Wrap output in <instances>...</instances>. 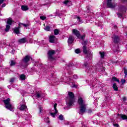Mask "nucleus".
<instances>
[{"mask_svg": "<svg viewBox=\"0 0 127 127\" xmlns=\"http://www.w3.org/2000/svg\"><path fill=\"white\" fill-rule=\"evenodd\" d=\"M75 53H76L77 54H79V53H80L81 52V51H80V49H76L75 50Z\"/></svg>", "mask_w": 127, "mask_h": 127, "instance_id": "2f4dec72", "label": "nucleus"}, {"mask_svg": "<svg viewBox=\"0 0 127 127\" xmlns=\"http://www.w3.org/2000/svg\"><path fill=\"white\" fill-rule=\"evenodd\" d=\"M122 100H123V102H126V101H127V98L126 97H123L122 98Z\"/></svg>", "mask_w": 127, "mask_h": 127, "instance_id": "de8ad7c7", "label": "nucleus"}, {"mask_svg": "<svg viewBox=\"0 0 127 127\" xmlns=\"http://www.w3.org/2000/svg\"><path fill=\"white\" fill-rule=\"evenodd\" d=\"M71 84H70V86L71 88H78V85H76V83L75 82H71Z\"/></svg>", "mask_w": 127, "mask_h": 127, "instance_id": "412c9836", "label": "nucleus"}, {"mask_svg": "<svg viewBox=\"0 0 127 127\" xmlns=\"http://www.w3.org/2000/svg\"><path fill=\"white\" fill-rule=\"evenodd\" d=\"M57 103H55L54 106V108L55 111V113H51L50 115L53 117V118H55V116H56V114L58 113V111H57Z\"/></svg>", "mask_w": 127, "mask_h": 127, "instance_id": "9b49d317", "label": "nucleus"}, {"mask_svg": "<svg viewBox=\"0 0 127 127\" xmlns=\"http://www.w3.org/2000/svg\"><path fill=\"white\" fill-rule=\"evenodd\" d=\"M39 113H40H40H41V112H42V109H43V108H42V107H39Z\"/></svg>", "mask_w": 127, "mask_h": 127, "instance_id": "a19ab883", "label": "nucleus"}, {"mask_svg": "<svg viewBox=\"0 0 127 127\" xmlns=\"http://www.w3.org/2000/svg\"><path fill=\"white\" fill-rule=\"evenodd\" d=\"M59 120H60L61 121H63V115H61L59 116Z\"/></svg>", "mask_w": 127, "mask_h": 127, "instance_id": "f704fd0d", "label": "nucleus"}, {"mask_svg": "<svg viewBox=\"0 0 127 127\" xmlns=\"http://www.w3.org/2000/svg\"><path fill=\"white\" fill-rule=\"evenodd\" d=\"M69 98L66 100V104L67 107L69 108V107H71L73 106V104L75 103V95L74 93L72 92H68Z\"/></svg>", "mask_w": 127, "mask_h": 127, "instance_id": "f03ea898", "label": "nucleus"}, {"mask_svg": "<svg viewBox=\"0 0 127 127\" xmlns=\"http://www.w3.org/2000/svg\"><path fill=\"white\" fill-rule=\"evenodd\" d=\"M114 27H115V28L117 27V26H114Z\"/></svg>", "mask_w": 127, "mask_h": 127, "instance_id": "13d9d810", "label": "nucleus"}, {"mask_svg": "<svg viewBox=\"0 0 127 127\" xmlns=\"http://www.w3.org/2000/svg\"><path fill=\"white\" fill-rule=\"evenodd\" d=\"M35 95H36V97L38 98H40L41 94H40V93L38 92H37Z\"/></svg>", "mask_w": 127, "mask_h": 127, "instance_id": "7c9ffc66", "label": "nucleus"}, {"mask_svg": "<svg viewBox=\"0 0 127 127\" xmlns=\"http://www.w3.org/2000/svg\"><path fill=\"white\" fill-rule=\"evenodd\" d=\"M97 69L99 70V71H102V72H104L105 70V67H103L102 66H99V67H97Z\"/></svg>", "mask_w": 127, "mask_h": 127, "instance_id": "aec40b11", "label": "nucleus"}, {"mask_svg": "<svg viewBox=\"0 0 127 127\" xmlns=\"http://www.w3.org/2000/svg\"><path fill=\"white\" fill-rule=\"evenodd\" d=\"M112 38L115 43H118L120 41V37L118 35H113Z\"/></svg>", "mask_w": 127, "mask_h": 127, "instance_id": "f8f14e48", "label": "nucleus"}, {"mask_svg": "<svg viewBox=\"0 0 127 127\" xmlns=\"http://www.w3.org/2000/svg\"><path fill=\"white\" fill-rule=\"evenodd\" d=\"M15 80V78H12L10 79V83H13V82H14V80Z\"/></svg>", "mask_w": 127, "mask_h": 127, "instance_id": "e433bc0d", "label": "nucleus"}, {"mask_svg": "<svg viewBox=\"0 0 127 127\" xmlns=\"http://www.w3.org/2000/svg\"><path fill=\"white\" fill-rule=\"evenodd\" d=\"M9 63L10 66H11V67L12 66H14V65H15V64H16V62H15V61H14L12 60H11Z\"/></svg>", "mask_w": 127, "mask_h": 127, "instance_id": "f3484780", "label": "nucleus"}, {"mask_svg": "<svg viewBox=\"0 0 127 127\" xmlns=\"http://www.w3.org/2000/svg\"><path fill=\"white\" fill-rule=\"evenodd\" d=\"M44 29L46 30V31H50L51 28L50 26H46L44 28Z\"/></svg>", "mask_w": 127, "mask_h": 127, "instance_id": "b1692460", "label": "nucleus"}, {"mask_svg": "<svg viewBox=\"0 0 127 127\" xmlns=\"http://www.w3.org/2000/svg\"><path fill=\"white\" fill-rule=\"evenodd\" d=\"M73 42H74V37L70 35L68 39V41H67L68 44H72Z\"/></svg>", "mask_w": 127, "mask_h": 127, "instance_id": "4468645a", "label": "nucleus"}, {"mask_svg": "<svg viewBox=\"0 0 127 127\" xmlns=\"http://www.w3.org/2000/svg\"><path fill=\"white\" fill-rule=\"evenodd\" d=\"M98 26H102V24H98Z\"/></svg>", "mask_w": 127, "mask_h": 127, "instance_id": "6e6d98bb", "label": "nucleus"}, {"mask_svg": "<svg viewBox=\"0 0 127 127\" xmlns=\"http://www.w3.org/2000/svg\"><path fill=\"white\" fill-rule=\"evenodd\" d=\"M20 79L22 80V81H24V80H25V75L21 74L20 75Z\"/></svg>", "mask_w": 127, "mask_h": 127, "instance_id": "5701e85b", "label": "nucleus"}, {"mask_svg": "<svg viewBox=\"0 0 127 127\" xmlns=\"http://www.w3.org/2000/svg\"><path fill=\"white\" fill-rule=\"evenodd\" d=\"M82 45H87V41H83V42L82 43Z\"/></svg>", "mask_w": 127, "mask_h": 127, "instance_id": "c03bdc74", "label": "nucleus"}, {"mask_svg": "<svg viewBox=\"0 0 127 127\" xmlns=\"http://www.w3.org/2000/svg\"><path fill=\"white\" fill-rule=\"evenodd\" d=\"M77 21H78V22H81V19L80 17H77Z\"/></svg>", "mask_w": 127, "mask_h": 127, "instance_id": "37998d69", "label": "nucleus"}, {"mask_svg": "<svg viewBox=\"0 0 127 127\" xmlns=\"http://www.w3.org/2000/svg\"><path fill=\"white\" fill-rule=\"evenodd\" d=\"M12 44H13V42H12L10 44H9V45L10 46L13 47V46Z\"/></svg>", "mask_w": 127, "mask_h": 127, "instance_id": "864d4df0", "label": "nucleus"}, {"mask_svg": "<svg viewBox=\"0 0 127 127\" xmlns=\"http://www.w3.org/2000/svg\"><path fill=\"white\" fill-rule=\"evenodd\" d=\"M55 54V50H50L48 52V59L49 60H55V58L53 57V55Z\"/></svg>", "mask_w": 127, "mask_h": 127, "instance_id": "423d86ee", "label": "nucleus"}, {"mask_svg": "<svg viewBox=\"0 0 127 127\" xmlns=\"http://www.w3.org/2000/svg\"><path fill=\"white\" fill-rule=\"evenodd\" d=\"M63 3H64V4H68V3H71V1L68 0H65L63 2Z\"/></svg>", "mask_w": 127, "mask_h": 127, "instance_id": "c756f323", "label": "nucleus"}, {"mask_svg": "<svg viewBox=\"0 0 127 127\" xmlns=\"http://www.w3.org/2000/svg\"><path fill=\"white\" fill-rule=\"evenodd\" d=\"M83 66H84L85 67H88V66H89V63L88 62H85L84 64H83Z\"/></svg>", "mask_w": 127, "mask_h": 127, "instance_id": "473e14b6", "label": "nucleus"}, {"mask_svg": "<svg viewBox=\"0 0 127 127\" xmlns=\"http://www.w3.org/2000/svg\"><path fill=\"white\" fill-rule=\"evenodd\" d=\"M124 73L125 74V77L127 76V70L126 68H124Z\"/></svg>", "mask_w": 127, "mask_h": 127, "instance_id": "4c0bfd02", "label": "nucleus"}, {"mask_svg": "<svg viewBox=\"0 0 127 127\" xmlns=\"http://www.w3.org/2000/svg\"><path fill=\"white\" fill-rule=\"evenodd\" d=\"M18 42L19 43H25L26 42V39L25 38L19 40Z\"/></svg>", "mask_w": 127, "mask_h": 127, "instance_id": "6ab92c4d", "label": "nucleus"}, {"mask_svg": "<svg viewBox=\"0 0 127 127\" xmlns=\"http://www.w3.org/2000/svg\"><path fill=\"white\" fill-rule=\"evenodd\" d=\"M44 121L46 123H49V118L47 117L46 118H45Z\"/></svg>", "mask_w": 127, "mask_h": 127, "instance_id": "72a5a7b5", "label": "nucleus"}, {"mask_svg": "<svg viewBox=\"0 0 127 127\" xmlns=\"http://www.w3.org/2000/svg\"><path fill=\"white\" fill-rule=\"evenodd\" d=\"M0 47H1V46H0Z\"/></svg>", "mask_w": 127, "mask_h": 127, "instance_id": "bf43d9fd", "label": "nucleus"}, {"mask_svg": "<svg viewBox=\"0 0 127 127\" xmlns=\"http://www.w3.org/2000/svg\"><path fill=\"white\" fill-rule=\"evenodd\" d=\"M123 2H124L125 3H127V0H122Z\"/></svg>", "mask_w": 127, "mask_h": 127, "instance_id": "603ef678", "label": "nucleus"}, {"mask_svg": "<svg viewBox=\"0 0 127 127\" xmlns=\"http://www.w3.org/2000/svg\"><path fill=\"white\" fill-rule=\"evenodd\" d=\"M4 1V0H0V4H1V3H2V2H3Z\"/></svg>", "mask_w": 127, "mask_h": 127, "instance_id": "8fccbe9b", "label": "nucleus"}, {"mask_svg": "<svg viewBox=\"0 0 127 127\" xmlns=\"http://www.w3.org/2000/svg\"><path fill=\"white\" fill-rule=\"evenodd\" d=\"M12 19L11 18H9L7 20L6 23L7 24L6 25V28L5 29V32H8L9 31V29L10 28V25L12 24Z\"/></svg>", "mask_w": 127, "mask_h": 127, "instance_id": "39448f33", "label": "nucleus"}, {"mask_svg": "<svg viewBox=\"0 0 127 127\" xmlns=\"http://www.w3.org/2000/svg\"><path fill=\"white\" fill-rule=\"evenodd\" d=\"M83 53L85 54H87L85 58V60H91L92 58H93L92 56V53L90 51H87V47L84 46L83 47Z\"/></svg>", "mask_w": 127, "mask_h": 127, "instance_id": "20e7f679", "label": "nucleus"}, {"mask_svg": "<svg viewBox=\"0 0 127 127\" xmlns=\"http://www.w3.org/2000/svg\"><path fill=\"white\" fill-rule=\"evenodd\" d=\"M73 79H78V76L77 75H73Z\"/></svg>", "mask_w": 127, "mask_h": 127, "instance_id": "a18cd8bd", "label": "nucleus"}, {"mask_svg": "<svg viewBox=\"0 0 127 127\" xmlns=\"http://www.w3.org/2000/svg\"><path fill=\"white\" fill-rule=\"evenodd\" d=\"M5 6V4L3 3L2 4V7H4Z\"/></svg>", "mask_w": 127, "mask_h": 127, "instance_id": "5fc2aeb1", "label": "nucleus"}, {"mask_svg": "<svg viewBox=\"0 0 127 127\" xmlns=\"http://www.w3.org/2000/svg\"><path fill=\"white\" fill-rule=\"evenodd\" d=\"M121 118L123 119V120H127V116L125 115H121Z\"/></svg>", "mask_w": 127, "mask_h": 127, "instance_id": "bb28decb", "label": "nucleus"}, {"mask_svg": "<svg viewBox=\"0 0 127 127\" xmlns=\"http://www.w3.org/2000/svg\"><path fill=\"white\" fill-rule=\"evenodd\" d=\"M0 45H2V47L3 46V45H5V43L3 42H0Z\"/></svg>", "mask_w": 127, "mask_h": 127, "instance_id": "ea45409f", "label": "nucleus"}, {"mask_svg": "<svg viewBox=\"0 0 127 127\" xmlns=\"http://www.w3.org/2000/svg\"><path fill=\"white\" fill-rule=\"evenodd\" d=\"M20 29V27H15L14 28V33L16 34H19V29Z\"/></svg>", "mask_w": 127, "mask_h": 127, "instance_id": "2eb2a0df", "label": "nucleus"}, {"mask_svg": "<svg viewBox=\"0 0 127 127\" xmlns=\"http://www.w3.org/2000/svg\"><path fill=\"white\" fill-rule=\"evenodd\" d=\"M84 37H85V36H82L81 37L82 39H83V38H84Z\"/></svg>", "mask_w": 127, "mask_h": 127, "instance_id": "4d7b16f0", "label": "nucleus"}, {"mask_svg": "<svg viewBox=\"0 0 127 127\" xmlns=\"http://www.w3.org/2000/svg\"><path fill=\"white\" fill-rule=\"evenodd\" d=\"M100 56L101 58H104L105 57V53L104 52H100Z\"/></svg>", "mask_w": 127, "mask_h": 127, "instance_id": "c85d7f7f", "label": "nucleus"}, {"mask_svg": "<svg viewBox=\"0 0 127 127\" xmlns=\"http://www.w3.org/2000/svg\"><path fill=\"white\" fill-rule=\"evenodd\" d=\"M107 7L109 8H115L116 6H117V3H113L112 0H107Z\"/></svg>", "mask_w": 127, "mask_h": 127, "instance_id": "0eeeda50", "label": "nucleus"}, {"mask_svg": "<svg viewBox=\"0 0 127 127\" xmlns=\"http://www.w3.org/2000/svg\"><path fill=\"white\" fill-rule=\"evenodd\" d=\"M24 118H25V120H26L27 121H29V120H30V119H31V115H27L24 116Z\"/></svg>", "mask_w": 127, "mask_h": 127, "instance_id": "4be33fe9", "label": "nucleus"}, {"mask_svg": "<svg viewBox=\"0 0 127 127\" xmlns=\"http://www.w3.org/2000/svg\"><path fill=\"white\" fill-rule=\"evenodd\" d=\"M119 17H122V15L121 13H117Z\"/></svg>", "mask_w": 127, "mask_h": 127, "instance_id": "09e8293b", "label": "nucleus"}, {"mask_svg": "<svg viewBox=\"0 0 127 127\" xmlns=\"http://www.w3.org/2000/svg\"><path fill=\"white\" fill-rule=\"evenodd\" d=\"M32 59L31 57L29 56H26L23 59V64H25L24 67L27 66V62H29V60Z\"/></svg>", "mask_w": 127, "mask_h": 127, "instance_id": "6e6552de", "label": "nucleus"}, {"mask_svg": "<svg viewBox=\"0 0 127 127\" xmlns=\"http://www.w3.org/2000/svg\"><path fill=\"white\" fill-rule=\"evenodd\" d=\"M92 112V110L91 109H89L88 110V113H89V114L91 113Z\"/></svg>", "mask_w": 127, "mask_h": 127, "instance_id": "3c124183", "label": "nucleus"}, {"mask_svg": "<svg viewBox=\"0 0 127 127\" xmlns=\"http://www.w3.org/2000/svg\"><path fill=\"white\" fill-rule=\"evenodd\" d=\"M25 101H22L21 103H20V107L19 108L20 111H24V110H26L27 107L25 105H24Z\"/></svg>", "mask_w": 127, "mask_h": 127, "instance_id": "9d476101", "label": "nucleus"}, {"mask_svg": "<svg viewBox=\"0 0 127 127\" xmlns=\"http://www.w3.org/2000/svg\"><path fill=\"white\" fill-rule=\"evenodd\" d=\"M40 18L41 19H42V20H45V19H46V17L43 16H41L40 17Z\"/></svg>", "mask_w": 127, "mask_h": 127, "instance_id": "c9c22d12", "label": "nucleus"}, {"mask_svg": "<svg viewBox=\"0 0 127 127\" xmlns=\"http://www.w3.org/2000/svg\"><path fill=\"white\" fill-rule=\"evenodd\" d=\"M72 34H74V35H75V36H76V37H77L78 38H79V37H80V36H81V34H80V32L76 29H72Z\"/></svg>", "mask_w": 127, "mask_h": 127, "instance_id": "1a4fd4ad", "label": "nucleus"}, {"mask_svg": "<svg viewBox=\"0 0 127 127\" xmlns=\"http://www.w3.org/2000/svg\"><path fill=\"white\" fill-rule=\"evenodd\" d=\"M64 79H65V83H67V84H69L70 82L72 81V79L70 76H68V77L67 78V77H65Z\"/></svg>", "mask_w": 127, "mask_h": 127, "instance_id": "dca6fc26", "label": "nucleus"}, {"mask_svg": "<svg viewBox=\"0 0 127 127\" xmlns=\"http://www.w3.org/2000/svg\"><path fill=\"white\" fill-rule=\"evenodd\" d=\"M78 104L80 106V115H83L84 113L86 112V107H87V105L86 104V103L85 102V100L82 98V97H78Z\"/></svg>", "mask_w": 127, "mask_h": 127, "instance_id": "f257e3e1", "label": "nucleus"}, {"mask_svg": "<svg viewBox=\"0 0 127 127\" xmlns=\"http://www.w3.org/2000/svg\"><path fill=\"white\" fill-rule=\"evenodd\" d=\"M54 33L55 35H58L59 34V30L58 29H56L54 31Z\"/></svg>", "mask_w": 127, "mask_h": 127, "instance_id": "a878e982", "label": "nucleus"}, {"mask_svg": "<svg viewBox=\"0 0 127 127\" xmlns=\"http://www.w3.org/2000/svg\"><path fill=\"white\" fill-rule=\"evenodd\" d=\"M113 89L115 90V91H118V86H117L116 83L113 84Z\"/></svg>", "mask_w": 127, "mask_h": 127, "instance_id": "393cba45", "label": "nucleus"}, {"mask_svg": "<svg viewBox=\"0 0 127 127\" xmlns=\"http://www.w3.org/2000/svg\"><path fill=\"white\" fill-rule=\"evenodd\" d=\"M21 9L23 11L28 10V7L27 6H26V5H22L21 6Z\"/></svg>", "mask_w": 127, "mask_h": 127, "instance_id": "a211bd4d", "label": "nucleus"}, {"mask_svg": "<svg viewBox=\"0 0 127 127\" xmlns=\"http://www.w3.org/2000/svg\"><path fill=\"white\" fill-rule=\"evenodd\" d=\"M20 24H21L22 25L24 26L25 27H27V26H28V24H22V23H21Z\"/></svg>", "mask_w": 127, "mask_h": 127, "instance_id": "58836bf2", "label": "nucleus"}, {"mask_svg": "<svg viewBox=\"0 0 127 127\" xmlns=\"http://www.w3.org/2000/svg\"><path fill=\"white\" fill-rule=\"evenodd\" d=\"M113 126L116 127H120V126H119V124H115L113 125Z\"/></svg>", "mask_w": 127, "mask_h": 127, "instance_id": "49530a36", "label": "nucleus"}, {"mask_svg": "<svg viewBox=\"0 0 127 127\" xmlns=\"http://www.w3.org/2000/svg\"><path fill=\"white\" fill-rule=\"evenodd\" d=\"M121 83H122L123 84H125V83H126V80L122 79L121 80Z\"/></svg>", "mask_w": 127, "mask_h": 127, "instance_id": "79ce46f5", "label": "nucleus"}, {"mask_svg": "<svg viewBox=\"0 0 127 127\" xmlns=\"http://www.w3.org/2000/svg\"><path fill=\"white\" fill-rule=\"evenodd\" d=\"M112 80H113V81H116V82L120 83V80L118 79V78H117V77H113L112 78Z\"/></svg>", "mask_w": 127, "mask_h": 127, "instance_id": "cd10ccee", "label": "nucleus"}, {"mask_svg": "<svg viewBox=\"0 0 127 127\" xmlns=\"http://www.w3.org/2000/svg\"><path fill=\"white\" fill-rule=\"evenodd\" d=\"M49 41L51 43H55V37L53 35H50L49 37Z\"/></svg>", "mask_w": 127, "mask_h": 127, "instance_id": "ddd939ff", "label": "nucleus"}, {"mask_svg": "<svg viewBox=\"0 0 127 127\" xmlns=\"http://www.w3.org/2000/svg\"><path fill=\"white\" fill-rule=\"evenodd\" d=\"M3 102L5 105V108H6V109L9 110V111H12V110L14 109V107L10 104V99L7 98V99L3 100Z\"/></svg>", "mask_w": 127, "mask_h": 127, "instance_id": "7ed1b4c3", "label": "nucleus"}]
</instances>
